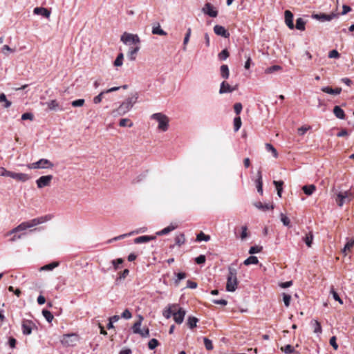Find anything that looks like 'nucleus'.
Here are the masks:
<instances>
[{"label":"nucleus","mask_w":354,"mask_h":354,"mask_svg":"<svg viewBox=\"0 0 354 354\" xmlns=\"http://www.w3.org/2000/svg\"><path fill=\"white\" fill-rule=\"evenodd\" d=\"M138 99V95L136 94L134 96L129 97L124 102H123L120 106L113 111L112 114L113 116L117 115H122L127 113L133 106V104L136 102Z\"/></svg>","instance_id":"1"},{"label":"nucleus","mask_w":354,"mask_h":354,"mask_svg":"<svg viewBox=\"0 0 354 354\" xmlns=\"http://www.w3.org/2000/svg\"><path fill=\"white\" fill-rule=\"evenodd\" d=\"M237 270L234 268H228V275L227 277L226 290L234 292L236 290L238 284Z\"/></svg>","instance_id":"2"},{"label":"nucleus","mask_w":354,"mask_h":354,"mask_svg":"<svg viewBox=\"0 0 354 354\" xmlns=\"http://www.w3.org/2000/svg\"><path fill=\"white\" fill-rule=\"evenodd\" d=\"M151 119L156 120L158 122V129H160L162 131H166L168 129L169 127V119L167 116L161 113H153L151 116Z\"/></svg>","instance_id":"3"},{"label":"nucleus","mask_w":354,"mask_h":354,"mask_svg":"<svg viewBox=\"0 0 354 354\" xmlns=\"http://www.w3.org/2000/svg\"><path fill=\"white\" fill-rule=\"evenodd\" d=\"M50 219V215H46L45 216H41L38 218H33L30 221L22 222L21 223L24 231L26 230L27 229L31 228L32 227H35L36 225H38L39 224H41L47 221Z\"/></svg>","instance_id":"4"},{"label":"nucleus","mask_w":354,"mask_h":354,"mask_svg":"<svg viewBox=\"0 0 354 354\" xmlns=\"http://www.w3.org/2000/svg\"><path fill=\"white\" fill-rule=\"evenodd\" d=\"M54 165L50 160L41 158L35 162L28 164L27 167L29 169H48L53 167Z\"/></svg>","instance_id":"5"},{"label":"nucleus","mask_w":354,"mask_h":354,"mask_svg":"<svg viewBox=\"0 0 354 354\" xmlns=\"http://www.w3.org/2000/svg\"><path fill=\"white\" fill-rule=\"evenodd\" d=\"M351 193L349 191L339 192L337 194L335 201L338 206L342 207L344 203H348L351 201Z\"/></svg>","instance_id":"6"},{"label":"nucleus","mask_w":354,"mask_h":354,"mask_svg":"<svg viewBox=\"0 0 354 354\" xmlns=\"http://www.w3.org/2000/svg\"><path fill=\"white\" fill-rule=\"evenodd\" d=\"M120 40L127 45L130 44H138L140 43V39L138 35L128 32H124L121 36Z\"/></svg>","instance_id":"7"},{"label":"nucleus","mask_w":354,"mask_h":354,"mask_svg":"<svg viewBox=\"0 0 354 354\" xmlns=\"http://www.w3.org/2000/svg\"><path fill=\"white\" fill-rule=\"evenodd\" d=\"M77 341V336L75 334H66L64 335L61 342L66 346H73L76 344Z\"/></svg>","instance_id":"8"},{"label":"nucleus","mask_w":354,"mask_h":354,"mask_svg":"<svg viewBox=\"0 0 354 354\" xmlns=\"http://www.w3.org/2000/svg\"><path fill=\"white\" fill-rule=\"evenodd\" d=\"M338 14L332 12L330 14H325V13H319V14H313L312 18L319 21H330L334 18L337 17Z\"/></svg>","instance_id":"9"},{"label":"nucleus","mask_w":354,"mask_h":354,"mask_svg":"<svg viewBox=\"0 0 354 354\" xmlns=\"http://www.w3.org/2000/svg\"><path fill=\"white\" fill-rule=\"evenodd\" d=\"M202 12L210 17H216L218 10L210 3H206L202 8Z\"/></svg>","instance_id":"10"},{"label":"nucleus","mask_w":354,"mask_h":354,"mask_svg":"<svg viewBox=\"0 0 354 354\" xmlns=\"http://www.w3.org/2000/svg\"><path fill=\"white\" fill-rule=\"evenodd\" d=\"M53 178L52 175L42 176L39 177L36 180L37 187L41 189L44 187L49 186Z\"/></svg>","instance_id":"11"},{"label":"nucleus","mask_w":354,"mask_h":354,"mask_svg":"<svg viewBox=\"0 0 354 354\" xmlns=\"http://www.w3.org/2000/svg\"><path fill=\"white\" fill-rule=\"evenodd\" d=\"M186 311L183 308L178 306L177 310H174L173 317L175 322L178 324L183 323L184 320Z\"/></svg>","instance_id":"12"},{"label":"nucleus","mask_w":354,"mask_h":354,"mask_svg":"<svg viewBox=\"0 0 354 354\" xmlns=\"http://www.w3.org/2000/svg\"><path fill=\"white\" fill-rule=\"evenodd\" d=\"M238 86H231L227 82L223 81L221 82L219 89L220 94L232 93L237 89Z\"/></svg>","instance_id":"13"},{"label":"nucleus","mask_w":354,"mask_h":354,"mask_svg":"<svg viewBox=\"0 0 354 354\" xmlns=\"http://www.w3.org/2000/svg\"><path fill=\"white\" fill-rule=\"evenodd\" d=\"M33 326H35V324L32 321L24 320L21 325L23 334L25 335H30Z\"/></svg>","instance_id":"14"},{"label":"nucleus","mask_w":354,"mask_h":354,"mask_svg":"<svg viewBox=\"0 0 354 354\" xmlns=\"http://www.w3.org/2000/svg\"><path fill=\"white\" fill-rule=\"evenodd\" d=\"M214 32L216 35L224 38H228L230 37L229 32L223 26L220 25L214 26Z\"/></svg>","instance_id":"15"},{"label":"nucleus","mask_w":354,"mask_h":354,"mask_svg":"<svg viewBox=\"0 0 354 354\" xmlns=\"http://www.w3.org/2000/svg\"><path fill=\"white\" fill-rule=\"evenodd\" d=\"M10 177L20 182H26L30 178V176L28 174L24 173H15L12 171L11 172Z\"/></svg>","instance_id":"16"},{"label":"nucleus","mask_w":354,"mask_h":354,"mask_svg":"<svg viewBox=\"0 0 354 354\" xmlns=\"http://www.w3.org/2000/svg\"><path fill=\"white\" fill-rule=\"evenodd\" d=\"M284 15L286 24L290 29H293L295 28L293 24V14L290 10H287L285 11Z\"/></svg>","instance_id":"17"},{"label":"nucleus","mask_w":354,"mask_h":354,"mask_svg":"<svg viewBox=\"0 0 354 354\" xmlns=\"http://www.w3.org/2000/svg\"><path fill=\"white\" fill-rule=\"evenodd\" d=\"M33 13L35 15H42L46 18H48L50 15V11L44 7H36L33 10Z\"/></svg>","instance_id":"18"},{"label":"nucleus","mask_w":354,"mask_h":354,"mask_svg":"<svg viewBox=\"0 0 354 354\" xmlns=\"http://www.w3.org/2000/svg\"><path fill=\"white\" fill-rule=\"evenodd\" d=\"M155 239H156L155 236L145 235V236H138V237L134 239V243L136 244H140V243H147L150 241L154 240Z\"/></svg>","instance_id":"19"},{"label":"nucleus","mask_w":354,"mask_h":354,"mask_svg":"<svg viewBox=\"0 0 354 354\" xmlns=\"http://www.w3.org/2000/svg\"><path fill=\"white\" fill-rule=\"evenodd\" d=\"M256 187L257 192L262 195L263 194V181H262V176L261 171H258L257 172V178L256 180Z\"/></svg>","instance_id":"20"},{"label":"nucleus","mask_w":354,"mask_h":354,"mask_svg":"<svg viewBox=\"0 0 354 354\" xmlns=\"http://www.w3.org/2000/svg\"><path fill=\"white\" fill-rule=\"evenodd\" d=\"M140 48L139 46L129 48L127 56L130 60L133 61L136 59V54L140 50Z\"/></svg>","instance_id":"21"},{"label":"nucleus","mask_w":354,"mask_h":354,"mask_svg":"<svg viewBox=\"0 0 354 354\" xmlns=\"http://www.w3.org/2000/svg\"><path fill=\"white\" fill-rule=\"evenodd\" d=\"M333 112L337 118L340 120L345 119L344 111L339 106H335Z\"/></svg>","instance_id":"22"},{"label":"nucleus","mask_w":354,"mask_h":354,"mask_svg":"<svg viewBox=\"0 0 354 354\" xmlns=\"http://www.w3.org/2000/svg\"><path fill=\"white\" fill-rule=\"evenodd\" d=\"M177 304H173L171 306H169L167 309L163 311V316L167 319L170 318L171 316L173 315L174 310H177Z\"/></svg>","instance_id":"23"},{"label":"nucleus","mask_w":354,"mask_h":354,"mask_svg":"<svg viewBox=\"0 0 354 354\" xmlns=\"http://www.w3.org/2000/svg\"><path fill=\"white\" fill-rule=\"evenodd\" d=\"M322 91L326 93L331 94V95H339L340 94L342 91L341 88H336L335 89L329 87V86H324L322 88Z\"/></svg>","instance_id":"24"},{"label":"nucleus","mask_w":354,"mask_h":354,"mask_svg":"<svg viewBox=\"0 0 354 354\" xmlns=\"http://www.w3.org/2000/svg\"><path fill=\"white\" fill-rule=\"evenodd\" d=\"M177 227L176 225H174L171 224L170 225L167 226V227H165L160 231H158L156 232V235L158 236H162L169 234L171 231L174 230Z\"/></svg>","instance_id":"25"},{"label":"nucleus","mask_w":354,"mask_h":354,"mask_svg":"<svg viewBox=\"0 0 354 354\" xmlns=\"http://www.w3.org/2000/svg\"><path fill=\"white\" fill-rule=\"evenodd\" d=\"M46 104L50 110H53V111H57V110L62 111L63 110L62 108H59V104L57 102V100H52L46 102Z\"/></svg>","instance_id":"26"},{"label":"nucleus","mask_w":354,"mask_h":354,"mask_svg":"<svg viewBox=\"0 0 354 354\" xmlns=\"http://www.w3.org/2000/svg\"><path fill=\"white\" fill-rule=\"evenodd\" d=\"M129 274V269H124L122 272L118 273V276L115 279V283L119 284L122 281H123Z\"/></svg>","instance_id":"27"},{"label":"nucleus","mask_w":354,"mask_h":354,"mask_svg":"<svg viewBox=\"0 0 354 354\" xmlns=\"http://www.w3.org/2000/svg\"><path fill=\"white\" fill-rule=\"evenodd\" d=\"M220 73H221V76L223 79H225V80L227 79L230 76V71H229L228 66L225 64L222 65L220 68Z\"/></svg>","instance_id":"28"},{"label":"nucleus","mask_w":354,"mask_h":354,"mask_svg":"<svg viewBox=\"0 0 354 354\" xmlns=\"http://www.w3.org/2000/svg\"><path fill=\"white\" fill-rule=\"evenodd\" d=\"M142 319H143V317L141 315H140L139 320L138 322H136L132 326V330H133V333L138 334L139 333H140V330H141L140 327H141Z\"/></svg>","instance_id":"29"},{"label":"nucleus","mask_w":354,"mask_h":354,"mask_svg":"<svg viewBox=\"0 0 354 354\" xmlns=\"http://www.w3.org/2000/svg\"><path fill=\"white\" fill-rule=\"evenodd\" d=\"M311 325L313 328V331L315 333L319 334L322 333V329L321 324L317 320H313L311 322Z\"/></svg>","instance_id":"30"},{"label":"nucleus","mask_w":354,"mask_h":354,"mask_svg":"<svg viewBox=\"0 0 354 354\" xmlns=\"http://www.w3.org/2000/svg\"><path fill=\"white\" fill-rule=\"evenodd\" d=\"M273 184L274 185L277 191L278 196L281 197L283 182L282 180H274Z\"/></svg>","instance_id":"31"},{"label":"nucleus","mask_w":354,"mask_h":354,"mask_svg":"<svg viewBox=\"0 0 354 354\" xmlns=\"http://www.w3.org/2000/svg\"><path fill=\"white\" fill-rule=\"evenodd\" d=\"M255 207L258 209H262L263 211L268 210L270 209H274V205L272 204H262L261 202H257L254 204Z\"/></svg>","instance_id":"32"},{"label":"nucleus","mask_w":354,"mask_h":354,"mask_svg":"<svg viewBox=\"0 0 354 354\" xmlns=\"http://www.w3.org/2000/svg\"><path fill=\"white\" fill-rule=\"evenodd\" d=\"M303 241L305 242L308 247H311L313 240V234L312 232H309L306 234L305 236L303 237Z\"/></svg>","instance_id":"33"},{"label":"nucleus","mask_w":354,"mask_h":354,"mask_svg":"<svg viewBox=\"0 0 354 354\" xmlns=\"http://www.w3.org/2000/svg\"><path fill=\"white\" fill-rule=\"evenodd\" d=\"M316 189V187L314 185H304L302 187L304 192L308 195H311Z\"/></svg>","instance_id":"34"},{"label":"nucleus","mask_w":354,"mask_h":354,"mask_svg":"<svg viewBox=\"0 0 354 354\" xmlns=\"http://www.w3.org/2000/svg\"><path fill=\"white\" fill-rule=\"evenodd\" d=\"M124 262V259L122 258H118L115 260H112L110 263L113 266L114 270H118L120 268V265L122 264Z\"/></svg>","instance_id":"35"},{"label":"nucleus","mask_w":354,"mask_h":354,"mask_svg":"<svg viewBox=\"0 0 354 354\" xmlns=\"http://www.w3.org/2000/svg\"><path fill=\"white\" fill-rule=\"evenodd\" d=\"M59 266V263L54 261L50 263L46 264L41 268V270L49 271L53 270L54 268Z\"/></svg>","instance_id":"36"},{"label":"nucleus","mask_w":354,"mask_h":354,"mask_svg":"<svg viewBox=\"0 0 354 354\" xmlns=\"http://www.w3.org/2000/svg\"><path fill=\"white\" fill-rule=\"evenodd\" d=\"M258 263H259V260H258L257 257L255 256H250L243 262L244 265H245V266H249L251 264L256 265Z\"/></svg>","instance_id":"37"},{"label":"nucleus","mask_w":354,"mask_h":354,"mask_svg":"<svg viewBox=\"0 0 354 354\" xmlns=\"http://www.w3.org/2000/svg\"><path fill=\"white\" fill-rule=\"evenodd\" d=\"M3 102L4 103L3 104V106L4 108H9L12 104L11 102L9 101L8 100H7L6 95L4 93H1L0 94V103H3Z\"/></svg>","instance_id":"38"},{"label":"nucleus","mask_w":354,"mask_h":354,"mask_svg":"<svg viewBox=\"0 0 354 354\" xmlns=\"http://www.w3.org/2000/svg\"><path fill=\"white\" fill-rule=\"evenodd\" d=\"M152 33L153 35H166L167 32L164 31L159 24H158L156 26H153L152 28Z\"/></svg>","instance_id":"39"},{"label":"nucleus","mask_w":354,"mask_h":354,"mask_svg":"<svg viewBox=\"0 0 354 354\" xmlns=\"http://www.w3.org/2000/svg\"><path fill=\"white\" fill-rule=\"evenodd\" d=\"M198 322V319L193 316H190L187 319V325L188 326L192 329L196 326V324Z\"/></svg>","instance_id":"40"},{"label":"nucleus","mask_w":354,"mask_h":354,"mask_svg":"<svg viewBox=\"0 0 354 354\" xmlns=\"http://www.w3.org/2000/svg\"><path fill=\"white\" fill-rule=\"evenodd\" d=\"M306 22L304 21L302 18H298L296 20V26L295 28L299 30H305Z\"/></svg>","instance_id":"41"},{"label":"nucleus","mask_w":354,"mask_h":354,"mask_svg":"<svg viewBox=\"0 0 354 354\" xmlns=\"http://www.w3.org/2000/svg\"><path fill=\"white\" fill-rule=\"evenodd\" d=\"M191 33H192V29H191V28H188L187 32L185 35L184 40H183V48L184 50H186V46L189 41Z\"/></svg>","instance_id":"42"},{"label":"nucleus","mask_w":354,"mask_h":354,"mask_svg":"<svg viewBox=\"0 0 354 354\" xmlns=\"http://www.w3.org/2000/svg\"><path fill=\"white\" fill-rule=\"evenodd\" d=\"M210 240V236L205 234L203 232H201L196 236V241L201 242L202 241H208Z\"/></svg>","instance_id":"43"},{"label":"nucleus","mask_w":354,"mask_h":354,"mask_svg":"<svg viewBox=\"0 0 354 354\" xmlns=\"http://www.w3.org/2000/svg\"><path fill=\"white\" fill-rule=\"evenodd\" d=\"M353 245H354V238L351 240H348L347 241V243L344 245V249L342 250V252L346 255V251H350L351 249L353 247Z\"/></svg>","instance_id":"44"},{"label":"nucleus","mask_w":354,"mask_h":354,"mask_svg":"<svg viewBox=\"0 0 354 354\" xmlns=\"http://www.w3.org/2000/svg\"><path fill=\"white\" fill-rule=\"evenodd\" d=\"M42 315L48 323H50L54 318L53 314L49 310L46 309L42 310Z\"/></svg>","instance_id":"45"},{"label":"nucleus","mask_w":354,"mask_h":354,"mask_svg":"<svg viewBox=\"0 0 354 354\" xmlns=\"http://www.w3.org/2000/svg\"><path fill=\"white\" fill-rule=\"evenodd\" d=\"M185 242V235L183 234H180L179 235L176 236L175 243L178 246H180L181 245L184 244Z\"/></svg>","instance_id":"46"},{"label":"nucleus","mask_w":354,"mask_h":354,"mask_svg":"<svg viewBox=\"0 0 354 354\" xmlns=\"http://www.w3.org/2000/svg\"><path fill=\"white\" fill-rule=\"evenodd\" d=\"M24 230H23V227L21 225V223L17 225V227H15V228H13L12 230H11L10 231L8 232L6 234V236H10L13 234H16V233H18V232H23Z\"/></svg>","instance_id":"47"},{"label":"nucleus","mask_w":354,"mask_h":354,"mask_svg":"<svg viewBox=\"0 0 354 354\" xmlns=\"http://www.w3.org/2000/svg\"><path fill=\"white\" fill-rule=\"evenodd\" d=\"M266 149L268 151H270L273 154V156L274 158H277L278 156V153H277V151L276 150V149L273 147V145H272L270 143H266Z\"/></svg>","instance_id":"48"},{"label":"nucleus","mask_w":354,"mask_h":354,"mask_svg":"<svg viewBox=\"0 0 354 354\" xmlns=\"http://www.w3.org/2000/svg\"><path fill=\"white\" fill-rule=\"evenodd\" d=\"M242 124L241 120L240 117H236L234 119V131H238L241 128Z\"/></svg>","instance_id":"49"},{"label":"nucleus","mask_w":354,"mask_h":354,"mask_svg":"<svg viewBox=\"0 0 354 354\" xmlns=\"http://www.w3.org/2000/svg\"><path fill=\"white\" fill-rule=\"evenodd\" d=\"M124 55L122 53H119L114 61V66H121L123 64Z\"/></svg>","instance_id":"50"},{"label":"nucleus","mask_w":354,"mask_h":354,"mask_svg":"<svg viewBox=\"0 0 354 354\" xmlns=\"http://www.w3.org/2000/svg\"><path fill=\"white\" fill-rule=\"evenodd\" d=\"M281 351L286 354H291L295 353V348L290 344H287L285 346L281 348Z\"/></svg>","instance_id":"51"},{"label":"nucleus","mask_w":354,"mask_h":354,"mask_svg":"<svg viewBox=\"0 0 354 354\" xmlns=\"http://www.w3.org/2000/svg\"><path fill=\"white\" fill-rule=\"evenodd\" d=\"M330 294L333 295V299L335 300V301H337L340 304H343V301L342 299L339 297V295L337 294V292L334 290L333 287L332 286L331 287V289H330Z\"/></svg>","instance_id":"52"},{"label":"nucleus","mask_w":354,"mask_h":354,"mask_svg":"<svg viewBox=\"0 0 354 354\" xmlns=\"http://www.w3.org/2000/svg\"><path fill=\"white\" fill-rule=\"evenodd\" d=\"M119 125L120 127H131L133 126V123L128 118H123L120 120Z\"/></svg>","instance_id":"53"},{"label":"nucleus","mask_w":354,"mask_h":354,"mask_svg":"<svg viewBox=\"0 0 354 354\" xmlns=\"http://www.w3.org/2000/svg\"><path fill=\"white\" fill-rule=\"evenodd\" d=\"M230 55L227 49H223L218 55V59L221 61L225 60Z\"/></svg>","instance_id":"54"},{"label":"nucleus","mask_w":354,"mask_h":354,"mask_svg":"<svg viewBox=\"0 0 354 354\" xmlns=\"http://www.w3.org/2000/svg\"><path fill=\"white\" fill-rule=\"evenodd\" d=\"M176 279H175L174 281V283L176 284V286H178L180 281L184 279H185L186 277V274L185 272H178L177 274H176Z\"/></svg>","instance_id":"55"},{"label":"nucleus","mask_w":354,"mask_h":354,"mask_svg":"<svg viewBox=\"0 0 354 354\" xmlns=\"http://www.w3.org/2000/svg\"><path fill=\"white\" fill-rule=\"evenodd\" d=\"M203 342L205 346V348L208 351H211L213 349L212 342L207 337H203Z\"/></svg>","instance_id":"56"},{"label":"nucleus","mask_w":354,"mask_h":354,"mask_svg":"<svg viewBox=\"0 0 354 354\" xmlns=\"http://www.w3.org/2000/svg\"><path fill=\"white\" fill-rule=\"evenodd\" d=\"M280 218H281V221L283 223V225L288 226V227L290 226V221L286 215H285L283 213H281Z\"/></svg>","instance_id":"57"},{"label":"nucleus","mask_w":354,"mask_h":354,"mask_svg":"<svg viewBox=\"0 0 354 354\" xmlns=\"http://www.w3.org/2000/svg\"><path fill=\"white\" fill-rule=\"evenodd\" d=\"M159 344L158 341L156 339H151L148 343V347L149 349L153 350L156 348Z\"/></svg>","instance_id":"58"},{"label":"nucleus","mask_w":354,"mask_h":354,"mask_svg":"<svg viewBox=\"0 0 354 354\" xmlns=\"http://www.w3.org/2000/svg\"><path fill=\"white\" fill-rule=\"evenodd\" d=\"M85 100L84 99H78L71 102V105L74 107L82 106L84 104Z\"/></svg>","instance_id":"59"},{"label":"nucleus","mask_w":354,"mask_h":354,"mask_svg":"<svg viewBox=\"0 0 354 354\" xmlns=\"http://www.w3.org/2000/svg\"><path fill=\"white\" fill-rule=\"evenodd\" d=\"M291 300V296L286 293H283V301L284 302V304L286 307H288L290 306Z\"/></svg>","instance_id":"60"},{"label":"nucleus","mask_w":354,"mask_h":354,"mask_svg":"<svg viewBox=\"0 0 354 354\" xmlns=\"http://www.w3.org/2000/svg\"><path fill=\"white\" fill-rule=\"evenodd\" d=\"M261 250H262L261 246H257V245L252 246L249 250V254H256V253L260 252L261 251Z\"/></svg>","instance_id":"61"},{"label":"nucleus","mask_w":354,"mask_h":354,"mask_svg":"<svg viewBox=\"0 0 354 354\" xmlns=\"http://www.w3.org/2000/svg\"><path fill=\"white\" fill-rule=\"evenodd\" d=\"M281 68L280 66L279 65H274V66H272L268 68H266V73H272L274 71H279L280 70Z\"/></svg>","instance_id":"62"},{"label":"nucleus","mask_w":354,"mask_h":354,"mask_svg":"<svg viewBox=\"0 0 354 354\" xmlns=\"http://www.w3.org/2000/svg\"><path fill=\"white\" fill-rule=\"evenodd\" d=\"M26 234V232H22L19 234H14V236L10 238V241L15 242L17 240L22 239Z\"/></svg>","instance_id":"63"},{"label":"nucleus","mask_w":354,"mask_h":354,"mask_svg":"<svg viewBox=\"0 0 354 354\" xmlns=\"http://www.w3.org/2000/svg\"><path fill=\"white\" fill-rule=\"evenodd\" d=\"M205 261H206V257L203 254H201L195 259V262L197 264H203L205 262Z\"/></svg>","instance_id":"64"}]
</instances>
